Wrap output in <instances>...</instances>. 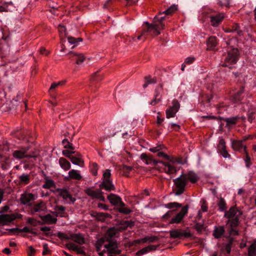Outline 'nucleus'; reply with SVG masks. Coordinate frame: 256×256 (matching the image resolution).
<instances>
[{
	"label": "nucleus",
	"mask_w": 256,
	"mask_h": 256,
	"mask_svg": "<svg viewBox=\"0 0 256 256\" xmlns=\"http://www.w3.org/2000/svg\"><path fill=\"white\" fill-rule=\"evenodd\" d=\"M100 190H94L92 188H89L85 190V192L92 198H96Z\"/></svg>",
	"instance_id": "obj_34"
},
{
	"label": "nucleus",
	"mask_w": 256,
	"mask_h": 256,
	"mask_svg": "<svg viewBox=\"0 0 256 256\" xmlns=\"http://www.w3.org/2000/svg\"><path fill=\"white\" fill-rule=\"evenodd\" d=\"M39 217L42 221V222L38 221V222L40 224H56L57 222V218L52 217L50 214H48L45 216L40 215Z\"/></svg>",
	"instance_id": "obj_14"
},
{
	"label": "nucleus",
	"mask_w": 256,
	"mask_h": 256,
	"mask_svg": "<svg viewBox=\"0 0 256 256\" xmlns=\"http://www.w3.org/2000/svg\"><path fill=\"white\" fill-rule=\"evenodd\" d=\"M76 252L78 254H82V255L84 256H86V252L84 250V246H82V247L78 246Z\"/></svg>",
	"instance_id": "obj_59"
},
{
	"label": "nucleus",
	"mask_w": 256,
	"mask_h": 256,
	"mask_svg": "<svg viewBox=\"0 0 256 256\" xmlns=\"http://www.w3.org/2000/svg\"><path fill=\"white\" fill-rule=\"evenodd\" d=\"M68 40L70 44H75V46H72V48L76 46L78 42H82V39L81 38H76L72 36L68 37Z\"/></svg>",
	"instance_id": "obj_43"
},
{
	"label": "nucleus",
	"mask_w": 256,
	"mask_h": 256,
	"mask_svg": "<svg viewBox=\"0 0 256 256\" xmlns=\"http://www.w3.org/2000/svg\"><path fill=\"white\" fill-rule=\"evenodd\" d=\"M102 79V77L98 74V72H94L91 78V81L92 82H98Z\"/></svg>",
	"instance_id": "obj_51"
},
{
	"label": "nucleus",
	"mask_w": 256,
	"mask_h": 256,
	"mask_svg": "<svg viewBox=\"0 0 256 256\" xmlns=\"http://www.w3.org/2000/svg\"><path fill=\"white\" fill-rule=\"evenodd\" d=\"M92 172L94 176H96L98 174V166L96 163L93 162L92 163Z\"/></svg>",
	"instance_id": "obj_56"
},
{
	"label": "nucleus",
	"mask_w": 256,
	"mask_h": 256,
	"mask_svg": "<svg viewBox=\"0 0 256 256\" xmlns=\"http://www.w3.org/2000/svg\"><path fill=\"white\" fill-rule=\"evenodd\" d=\"M238 218H235L232 219L229 218L227 223L230 224L231 228L236 227L238 225L239 222Z\"/></svg>",
	"instance_id": "obj_48"
},
{
	"label": "nucleus",
	"mask_w": 256,
	"mask_h": 256,
	"mask_svg": "<svg viewBox=\"0 0 256 256\" xmlns=\"http://www.w3.org/2000/svg\"><path fill=\"white\" fill-rule=\"evenodd\" d=\"M110 172L109 169H107L104 172L102 175V182L100 185V188H104L108 192L114 190L116 189L112 180L110 179Z\"/></svg>",
	"instance_id": "obj_1"
},
{
	"label": "nucleus",
	"mask_w": 256,
	"mask_h": 256,
	"mask_svg": "<svg viewBox=\"0 0 256 256\" xmlns=\"http://www.w3.org/2000/svg\"><path fill=\"white\" fill-rule=\"evenodd\" d=\"M40 230L45 232V234L46 236H51V234L49 232L51 230L50 228L48 226H43L40 228Z\"/></svg>",
	"instance_id": "obj_57"
},
{
	"label": "nucleus",
	"mask_w": 256,
	"mask_h": 256,
	"mask_svg": "<svg viewBox=\"0 0 256 256\" xmlns=\"http://www.w3.org/2000/svg\"><path fill=\"white\" fill-rule=\"evenodd\" d=\"M16 218L14 214H2L0 215V224H5L6 222H11Z\"/></svg>",
	"instance_id": "obj_18"
},
{
	"label": "nucleus",
	"mask_w": 256,
	"mask_h": 256,
	"mask_svg": "<svg viewBox=\"0 0 256 256\" xmlns=\"http://www.w3.org/2000/svg\"><path fill=\"white\" fill-rule=\"evenodd\" d=\"M165 18V16H160L159 15L155 16V17L154 18V22H158V24L160 26L162 29H164V24H163L162 21L164 20Z\"/></svg>",
	"instance_id": "obj_42"
},
{
	"label": "nucleus",
	"mask_w": 256,
	"mask_h": 256,
	"mask_svg": "<svg viewBox=\"0 0 256 256\" xmlns=\"http://www.w3.org/2000/svg\"><path fill=\"white\" fill-rule=\"evenodd\" d=\"M230 235L232 236H238V231L234 228H231L229 230Z\"/></svg>",
	"instance_id": "obj_63"
},
{
	"label": "nucleus",
	"mask_w": 256,
	"mask_h": 256,
	"mask_svg": "<svg viewBox=\"0 0 256 256\" xmlns=\"http://www.w3.org/2000/svg\"><path fill=\"white\" fill-rule=\"evenodd\" d=\"M170 237L172 238H180V229L170 230Z\"/></svg>",
	"instance_id": "obj_49"
},
{
	"label": "nucleus",
	"mask_w": 256,
	"mask_h": 256,
	"mask_svg": "<svg viewBox=\"0 0 256 256\" xmlns=\"http://www.w3.org/2000/svg\"><path fill=\"white\" fill-rule=\"evenodd\" d=\"M82 178L81 175L74 170H72L68 172V176L64 178L65 180H69L70 179L80 180Z\"/></svg>",
	"instance_id": "obj_22"
},
{
	"label": "nucleus",
	"mask_w": 256,
	"mask_h": 256,
	"mask_svg": "<svg viewBox=\"0 0 256 256\" xmlns=\"http://www.w3.org/2000/svg\"><path fill=\"white\" fill-rule=\"evenodd\" d=\"M161 163L165 166L164 171L166 173L168 174H172L176 172V168L172 166L170 162H161Z\"/></svg>",
	"instance_id": "obj_28"
},
{
	"label": "nucleus",
	"mask_w": 256,
	"mask_h": 256,
	"mask_svg": "<svg viewBox=\"0 0 256 256\" xmlns=\"http://www.w3.org/2000/svg\"><path fill=\"white\" fill-rule=\"evenodd\" d=\"M36 196L32 194L24 192L20 195V201L21 204L24 205H30V202L34 200Z\"/></svg>",
	"instance_id": "obj_7"
},
{
	"label": "nucleus",
	"mask_w": 256,
	"mask_h": 256,
	"mask_svg": "<svg viewBox=\"0 0 256 256\" xmlns=\"http://www.w3.org/2000/svg\"><path fill=\"white\" fill-rule=\"evenodd\" d=\"M108 199L110 202L114 206H125V204L122 202L120 197L115 194H110L108 196Z\"/></svg>",
	"instance_id": "obj_10"
},
{
	"label": "nucleus",
	"mask_w": 256,
	"mask_h": 256,
	"mask_svg": "<svg viewBox=\"0 0 256 256\" xmlns=\"http://www.w3.org/2000/svg\"><path fill=\"white\" fill-rule=\"evenodd\" d=\"M0 158H2V160H0V162H1V168L3 170H8L10 166V162L8 158L6 157L2 158L0 154Z\"/></svg>",
	"instance_id": "obj_36"
},
{
	"label": "nucleus",
	"mask_w": 256,
	"mask_h": 256,
	"mask_svg": "<svg viewBox=\"0 0 256 256\" xmlns=\"http://www.w3.org/2000/svg\"><path fill=\"white\" fill-rule=\"evenodd\" d=\"M108 244L104 245L108 254H113L114 256L120 254L122 250L118 248V244L116 240H108Z\"/></svg>",
	"instance_id": "obj_4"
},
{
	"label": "nucleus",
	"mask_w": 256,
	"mask_h": 256,
	"mask_svg": "<svg viewBox=\"0 0 256 256\" xmlns=\"http://www.w3.org/2000/svg\"><path fill=\"white\" fill-rule=\"evenodd\" d=\"M188 206V205L182 208L181 210L174 216L171 218L169 222L170 224H180L184 216L187 214Z\"/></svg>",
	"instance_id": "obj_5"
},
{
	"label": "nucleus",
	"mask_w": 256,
	"mask_h": 256,
	"mask_svg": "<svg viewBox=\"0 0 256 256\" xmlns=\"http://www.w3.org/2000/svg\"><path fill=\"white\" fill-rule=\"evenodd\" d=\"M29 150V146L21 148L20 150L14 152L12 154L13 156L16 159L26 158V153Z\"/></svg>",
	"instance_id": "obj_11"
},
{
	"label": "nucleus",
	"mask_w": 256,
	"mask_h": 256,
	"mask_svg": "<svg viewBox=\"0 0 256 256\" xmlns=\"http://www.w3.org/2000/svg\"><path fill=\"white\" fill-rule=\"evenodd\" d=\"M224 232L225 230L224 226H216L214 230L212 235L215 238H218L222 237Z\"/></svg>",
	"instance_id": "obj_27"
},
{
	"label": "nucleus",
	"mask_w": 256,
	"mask_h": 256,
	"mask_svg": "<svg viewBox=\"0 0 256 256\" xmlns=\"http://www.w3.org/2000/svg\"><path fill=\"white\" fill-rule=\"evenodd\" d=\"M20 182L24 184H28L30 182V176L28 174H23L18 176Z\"/></svg>",
	"instance_id": "obj_37"
},
{
	"label": "nucleus",
	"mask_w": 256,
	"mask_h": 256,
	"mask_svg": "<svg viewBox=\"0 0 256 256\" xmlns=\"http://www.w3.org/2000/svg\"><path fill=\"white\" fill-rule=\"evenodd\" d=\"M119 232L120 231L118 230V227H112L108 228L106 233L108 240L111 239L113 236H114L117 233Z\"/></svg>",
	"instance_id": "obj_33"
},
{
	"label": "nucleus",
	"mask_w": 256,
	"mask_h": 256,
	"mask_svg": "<svg viewBox=\"0 0 256 256\" xmlns=\"http://www.w3.org/2000/svg\"><path fill=\"white\" fill-rule=\"evenodd\" d=\"M172 106L166 110V117L167 118L174 117L176 113L180 109V104L178 100H172Z\"/></svg>",
	"instance_id": "obj_6"
},
{
	"label": "nucleus",
	"mask_w": 256,
	"mask_h": 256,
	"mask_svg": "<svg viewBox=\"0 0 256 256\" xmlns=\"http://www.w3.org/2000/svg\"><path fill=\"white\" fill-rule=\"evenodd\" d=\"M158 156L159 157H162V156L165 159H166L167 160L174 162L173 160H172L170 158V156H169L167 155L166 154H164L163 152H158Z\"/></svg>",
	"instance_id": "obj_60"
},
{
	"label": "nucleus",
	"mask_w": 256,
	"mask_h": 256,
	"mask_svg": "<svg viewBox=\"0 0 256 256\" xmlns=\"http://www.w3.org/2000/svg\"><path fill=\"white\" fill-rule=\"evenodd\" d=\"M224 18L223 13H219L216 15L210 16L211 25L214 27H217L222 22Z\"/></svg>",
	"instance_id": "obj_8"
},
{
	"label": "nucleus",
	"mask_w": 256,
	"mask_h": 256,
	"mask_svg": "<svg viewBox=\"0 0 256 256\" xmlns=\"http://www.w3.org/2000/svg\"><path fill=\"white\" fill-rule=\"evenodd\" d=\"M208 50H214L217 46V38L214 36L209 37L206 41Z\"/></svg>",
	"instance_id": "obj_21"
},
{
	"label": "nucleus",
	"mask_w": 256,
	"mask_h": 256,
	"mask_svg": "<svg viewBox=\"0 0 256 256\" xmlns=\"http://www.w3.org/2000/svg\"><path fill=\"white\" fill-rule=\"evenodd\" d=\"M54 186V182L53 180L46 178L45 184H43L42 188L49 189Z\"/></svg>",
	"instance_id": "obj_41"
},
{
	"label": "nucleus",
	"mask_w": 256,
	"mask_h": 256,
	"mask_svg": "<svg viewBox=\"0 0 256 256\" xmlns=\"http://www.w3.org/2000/svg\"><path fill=\"white\" fill-rule=\"evenodd\" d=\"M175 191V194L176 196L181 195L185 190L186 186L187 184L186 180L184 178L182 174L178 178L174 179Z\"/></svg>",
	"instance_id": "obj_2"
},
{
	"label": "nucleus",
	"mask_w": 256,
	"mask_h": 256,
	"mask_svg": "<svg viewBox=\"0 0 256 256\" xmlns=\"http://www.w3.org/2000/svg\"><path fill=\"white\" fill-rule=\"evenodd\" d=\"M58 192L60 196L62 197L64 199L66 200L69 198L72 202L76 201V198H73L66 189L60 188L58 190Z\"/></svg>",
	"instance_id": "obj_20"
},
{
	"label": "nucleus",
	"mask_w": 256,
	"mask_h": 256,
	"mask_svg": "<svg viewBox=\"0 0 256 256\" xmlns=\"http://www.w3.org/2000/svg\"><path fill=\"white\" fill-rule=\"evenodd\" d=\"M256 254V244H252L248 248V256H254Z\"/></svg>",
	"instance_id": "obj_44"
},
{
	"label": "nucleus",
	"mask_w": 256,
	"mask_h": 256,
	"mask_svg": "<svg viewBox=\"0 0 256 256\" xmlns=\"http://www.w3.org/2000/svg\"><path fill=\"white\" fill-rule=\"evenodd\" d=\"M66 246L70 250L76 252L78 246L73 242L68 243L65 244Z\"/></svg>",
	"instance_id": "obj_54"
},
{
	"label": "nucleus",
	"mask_w": 256,
	"mask_h": 256,
	"mask_svg": "<svg viewBox=\"0 0 256 256\" xmlns=\"http://www.w3.org/2000/svg\"><path fill=\"white\" fill-rule=\"evenodd\" d=\"M186 180V182L190 181V182L192 184H194L197 182L199 178L198 175L192 171L188 172L186 174H182Z\"/></svg>",
	"instance_id": "obj_15"
},
{
	"label": "nucleus",
	"mask_w": 256,
	"mask_h": 256,
	"mask_svg": "<svg viewBox=\"0 0 256 256\" xmlns=\"http://www.w3.org/2000/svg\"><path fill=\"white\" fill-rule=\"evenodd\" d=\"M65 83H66V80L60 81L58 82H54V83L52 84L49 90H50L53 89H54L58 87V86L64 85Z\"/></svg>",
	"instance_id": "obj_52"
},
{
	"label": "nucleus",
	"mask_w": 256,
	"mask_h": 256,
	"mask_svg": "<svg viewBox=\"0 0 256 256\" xmlns=\"http://www.w3.org/2000/svg\"><path fill=\"white\" fill-rule=\"evenodd\" d=\"M70 239L80 244H82L85 243L84 238L80 234H71Z\"/></svg>",
	"instance_id": "obj_26"
},
{
	"label": "nucleus",
	"mask_w": 256,
	"mask_h": 256,
	"mask_svg": "<svg viewBox=\"0 0 256 256\" xmlns=\"http://www.w3.org/2000/svg\"><path fill=\"white\" fill-rule=\"evenodd\" d=\"M134 226V222L132 221H120L119 226H118V230L120 232L126 230L128 227L132 228Z\"/></svg>",
	"instance_id": "obj_23"
},
{
	"label": "nucleus",
	"mask_w": 256,
	"mask_h": 256,
	"mask_svg": "<svg viewBox=\"0 0 256 256\" xmlns=\"http://www.w3.org/2000/svg\"><path fill=\"white\" fill-rule=\"evenodd\" d=\"M217 206L218 207L219 210L220 212H226L227 209L226 202L222 198H220L219 201L217 203Z\"/></svg>",
	"instance_id": "obj_35"
},
{
	"label": "nucleus",
	"mask_w": 256,
	"mask_h": 256,
	"mask_svg": "<svg viewBox=\"0 0 256 256\" xmlns=\"http://www.w3.org/2000/svg\"><path fill=\"white\" fill-rule=\"evenodd\" d=\"M242 214V212L236 208L231 207L228 211L225 212L224 217L228 218H239Z\"/></svg>",
	"instance_id": "obj_9"
},
{
	"label": "nucleus",
	"mask_w": 256,
	"mask_h": 256,
	"mask_svg": "<svg viewBox=\"0 0 256 256\" xmlns=\"http://www.w3.org/2000/svg\"><path fill=\"white\" fill-rule=\"evenodd\" d=\"M44 208H46L45 204L43 201L40 200L38 203L33 204L32 208V214H34V212H37L41 210H44Z\"/></svg>",
	"instance_id": "obj_24"
},
{
	"label": "nucleus",
	"mask_w": 256,
	"mask_h": 256,
	"mask_svg": "<svg viewBox=\"0 0 256 256\" xmlns=\"http://www.w3.org/2000/svg\"><path fill=\"white\" fill-rule=\"evenodd\" d=\"M123 172V174L125 176H128L130 172L133 170V167L123 165L120 168Z\"/></svg>",
	"instance_id": "obj_39"
},
{
	"label": "nucleus",
	"mask_w": 256,
	"mask_h": 256,
	"mask_svg": "<svg viewBox=\"0 0 256 256\" xmlns=\"http://www.w3.org/2000/svg\"><path fill=\"white\" fill-rule=\"evenodd\" d=\"M194 228L198 232H201L202 230H204V225L203 224H200V223H199V222H197L194 225Z\"/></svg>",
	"instance_id": "obj_55"
},
{
	"label": "nucleus",
	"mask_w": 256,
	"mask_h": 256,
	"mask_svg": "<svg viewBox=\"0 0 256 256\" xmlns=\"http://www.w3.org/2000/svg\"><path fill=\"white\" fill-rule=\"evenodd\" d=\"M59 164L64 170H68L70 168V164L66 158H61L59 160Z\"/></svg>",
	"instance_id": "obj_32"
},
{
	"label": "nucleus",
	"mask_w": 256,
	"mask_h": 256,
	"mask_svg": "<svg viewBox=\"0 0 256 256\" xmlns=\"http://www.w3.org/2000/svg\"><path fill=\"white\" fill-rule=\"evenodd\" d=\"M238 50L232 48L228 52L224 62L222 64L224 67L228 66L230 64H235L238 58Z\"/></svg>",
	"instance_id": "obj_3"
},
{
	"label": "nucleus",
	"mask_w": 256,
	"mask_h": 256,
	"mask_svg": "<svg viewBox=\"0 0 256 256\" xmlns=\"http://www.w3.org/2000/svg\"><path fill=\"white\" fill-rule=\"evenodd\" d=\"M162 87L161 85L157 86L154 90V97H156V98H160V97L161 98L162 97H161V96L160 94L162 91Z\"/></svg>",
	"instance_id": "obj_53"
},
{
	"label": "nucleus",
	"mask_w": 256,
	"mask_h": 256,
	"mask_svg": "<svg viewBox=\"0 0 256 256\" xmlns=\"http://www.w3.org/2000/svg\"><path fill=\"white\" fill-rule=\"evenodd\" d=\"M218 148L220 153L224 158H230V155L226 150V143L224 139H220V140Z\"/></svg>",
	"instance_id": "obj_12"
},
{
	"label": "nucleus",
	"mask_w": 256,
	"mask_h": 256,
	"mask_svg": "<svg viewBox=\"0 0 256 256\" xmlns=\"http://www.w3.org/2000/svg\"><path fill=\"white\" fill-rule=\"evenodd\" d=\"M144 24L148 28L150 32H152L154 36H158L160 34V31L162 28L158 24L154 22L152 24H150L148 22H145Z\"/></svg>",
	"instance_id": "obj_13"
},
{
	"label": "nucleus",
	"mask_w": 256,
	"mask_h": 256,
	"mask_svg": "<svg viewBox=\"0 0 256 256\" xmlns=\"http://www.w3.org/2000/svg\"><path fill=\"white\" fill-rule=\"evenodd\" d=\"M194 60L195 58L194 57H188L185 60L184 64H191L194 62Z\"/></svg>",
	"instance_id": "obj_64"
},
{
	"label": "nucleus",
	"mask_w": 256,
	"mask_h": 256,
	"mask_svg": "<svg viewBox=\"0 0 256 256\" xmlns=\"http://www.w3.org/2000/svg\"><path fill=\"white\" fill-rule=\"evenodd\" d=\"M232 148L234 150L244 152L246 153V146H244L242 140H234L232 142Z\"/></svg>",
	"instance_id": "obj_16"
},
{
	"label": "nucleus",
	"mask_w": 256,
	"mask_h": 256,
	"mask_svg": "<svg viewBox=\"0 0 256 256\" xmlns=\"http://www.w3.org/2000/svg\"><path fill=\"white\" fill-rule=\"evenodd\" d=\"M36 251V250H34L32 246H28V256H34L35 254Z\"/></svg>",
	"instance_id": "obj_62"
},
{
	"label": "nucleus",
	"mask_w": 256,
	"mask_h": 256,
	"mask_svg": "<svg viewBox=\"0 0 256 256\" xmlns=\"http://www.w3.org/2000/svg\"><path fill=\"white\" fill-rule=\"evenodd\" d=\"M158 246V245H149L148 246H146L138 251L136 252V256H140L149 252L156 250Z\"/></svg>",
	"instance_id": "obj_17"
},
{
	"label": "nucleus",
	"mask_w": 256,
	"mask_h": 256,
	"mask_svg": "<svg viewBox=\"0 0 256 256\" xmlns=\"http://www.w3.org/2000/svg\"><path fill=\"white\" fill-rule=\"evenodd\" d=\"M72 57L76 56V63L78 64H80L85 60V57L82 54H76L72 52H70L68 53Z\"/></svg>",
	"instance_id": "obj_29"
},
{
	"label": "nucleus",
	"mask_w": 256,
	"mask_h": 256,
	"mask_svg": "<svg viewBox=\"0 0 256 256\" xmlns=\"http://www.w3.org/2000/svg\"><path fill=\"white\" fill-rule=\"evenodd\" d=\"M240 118L238 116H232L230 118H223V120L226 122V126H230V125H234L236 124L238 120Z\"/></svg>",
	"instance_id": "obj_30"
},
{
	"label": "nucleus",
	"mask_w": 256,
	"mask_h": 256,
	"mask_svg": "<svg viewBox=\"0 0 256 256\" xmlns=\"http://www.w3.org/2000/svg\"><path fill=\"white\" fill-rule=\"evenodd\" d=\"M120 207L118 208V210L124 214H128L132 212V210L128 208L124 207V206H120Z\"/></svg>",
	"instance_id": "obj_50"
},
{
	"label": "nucleus",
	"mask_w": 256,
	"mask_h": 256,
	"mask_svg": "<svg viewBox=\"0 0 256 256\" xmlns=\"http://www.w3.org/2000/svg\"><path fill=\"white\" fill-rule=\"evenodd\" d=\"M13 4L12 2H4L2 6H0V12L10 11L12 10L9 8L10 6H12Z\"/></svg>",
	"instance_id": "obj_38"
},
{
	"label": "nucleus",
	"mask_w": 256,
	"mask_h": 256,
	"mask_svg": "<svg viewBox=\"0 0 256 256\" xmlns=\"http://www.w3.org/2000/svg\"><path fill=\"white\" fill-rule=\"evenodd\" d=\"M177 8L176 6L173 5L170 6L169 8H168L166 10L164 11L162 13L160 12L159 15H161L162 14H165L166 15L171 14L172 12L176 10Z\"/></svg>",
	"instance_id": "obj_40"
},
{
	"label": "nucleus",
	"mask_w": 256,
	"mask_h": 256,
	"mask_svg": "<svg viewBox=\"0 0 256 256\" xmlns=\"http://www.w3.org/2000/svg\"><path fill=\"white\" fill-rule=\"evenodd\" d=\"M80 156V154H76V156H72L70 158V160L73 164L83 167L84 166V161Z\"/></svg>",
	"instance_id": "obj_19"
},
{
	"label": "nucleus",
	"mask_w": 256,
	"mask_h": 256,
	"mask_svg": "<svg viewBox=\"0 0 256 256\" xmlns=\"http://www.w3.org/2000/svg\"><path fill=\"white\" fill-rule=\"evenodd\" d=\"M158 238L156 236H146L144 238H142V243H146V242H154L158 241Z\"/></svg>",
	"instance_id": "obj_45"
},
{
	"label": "nucleus",
	"mask_w": 256,
	"mask_h": 256,
	"mask_svg": "<svg viewBox=\"0 0 256 256\" xmlns=\"http://www.w3.org/2000/svg\"><path fill=\"white\" fill-rule=\"evenodd\" d=\"M192 234L190 232L189 230H182L180 229V238H188L191 237Z\"/></svg>",
	"instance_id": "obj_46"
},
{
	"label": "nucleus",
	"mask_w": 256,
	"mask_h": 256,
	"mask_svg": "<svg viewBox=\"0 0 256 256\" xmlns=\"http://www.w3.org/2000/svg\"><path fill=\"white\" fill-rule=\"evenodd\" d=\"M56 236L60 238V240H69L70 239V237L67 236L65 234L62 233V232H58L56 234Z\"/></svg>",
	"instance_id": "obj_58"
},
{
	"label": "nucleus",
	"mask_w": 256,
	"mask_h": 256,
	"mask_svg": "<svg viewBox=\"0 0 256 256\" xmlns=\"http://www.w3.org/2000/svg\"><path fill=\"white\" fill-rule=\"evenodd\" d=\"M182 206L181 204L176 202H170L164 204L165 208L169 209H171L174 208H180Z\"/></svg>",
	"instance_id": "obj_47"
},
{
	"label": "nucleus",
	"mask_w": 256,
	"mask_h": 256,
	"mask_svg": "<svg viewBox=\"0 0 256 256\" xmlns=\"http://www.w3.org/2000/svg\"><path fill=\"white\" fill-rule=\"evenodd\" d=\"M66 208L65 207L62 206H56L54 208V212H52V214L56 216H58L60 214V216H64L62 215L64 213Z\"/></svg>",
	"instance_id": "obj_31"
},
{
	"label": "nucleus",
	"mask_w": 256,
	"mask_h": 256,
	"mask_svg": "<svg viewBox=\"0 0 256 256\" xmlns=\"http://www.w3.org/2000/svg\"><path fill=\"white\" fill-rule=\"evenodd\" d=\"M244 93V87L242 86L240 90L232 96V100L235 103H238L242 100V94Z\"/></svg>",
	"instance_id": "obj_25"
},
{
	"label": "nucleus",
	"mask_w": 256,
	"mask_h": 256,
	"mask_svg": "<svg viewBox=\"0 0 256 256\" xmlns=\"http://www.w3.org/2000/svg\"><path fill=\"white\" fill-rule=\"evenodd\" d=\"M162 146L161 145H158L155 147L152 148H150V151L152 152H159L160 150L162 149Z\"/></svg>",
	"instance_id": "obj_61"
}]
</instances>
